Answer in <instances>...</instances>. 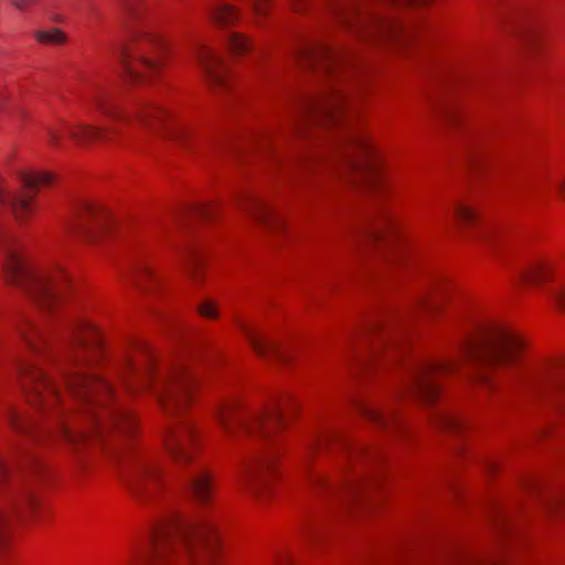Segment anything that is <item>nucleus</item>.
Returning a JSON list of instances; mask_svg holds the SVG:
<instances>
[{
	"instance_id": "nucleus-1",
	"label": "nucleus",
	"mask_w": 565,
	"mask_h": 565,
	"mask_svg": "<svg viewBox=\"0 0 565 565\" xmlns=\"http://www.w3.org/2000/svg\"><path fill=\"white\" fill-rule=\"evenodd\" d=\"M63 341L65 352L60 358L58 372L81 406V415L58 420L57 435L77 449L92 441L104 443L114 430L130 434L135 418L117 402L110 384L82 370L102 350L97 330L85 320H75L67 326Z\"/></svg>"
},
{
	"instance_id": "nucleus-2",
	"label": "nucleus",
	"mask_w": 565,
	"mask_h": 565,
	"mask_svg": "<svg viewBox=\"0 0 565 565\" xmlns=\"http://www.w3.org/2000/svg\"><path fill=\"white\" fill-rule=\"evenodd\" d=\"M455 356L416 361L407 366L408 380L404 392L433 403L439 394L438 380L451 374L460 361L477 369L493 367L514 372L523 362L524 340L500 324L475 326L465 330L455 342Z\"/></svg>"
},
{
	"instance_id": "nucleus-3",
	"label": "nucleus",
	"mask_w": 565,
	"mask_h": 565,
	"mask_svg": "<svg viewBox=\"0 0 565 565\" xmlns=\"http://www.w3.org/2000/svg\"><path fill=\"white\" fill-rule=\"evenodd\" d=\"M19 179L24 192L13 194L6 190L0 178V211L10 210L18 220H24L32 213V201L39 186L51 184L53 175L49 172H20ZM0 252V266L7 281L25 290L43 310L51 311L71 284L64 269L58 266L38 269L29 265L21 255L15 236L1 222Z\"/></svg>"
},
{
	"instance_id": "nucleus-4",
	"label": "nucleus",
	"mask_w": 565,
	"mask_h": 565,
	"mask_svg": "<svg viewBox=\"0 0 565 565\" xmlns=\"http://www.w3.org/2000/svg\"><path fill=\"white\" fill-rule=\"evenodd\" d=\"M289 402H275L268 407L249 409L244 407L236 398H228L218 403L213 416L230 441H239L243 438L259 440L266 449L257 452L246 466L241 483L242 487L255 498L262 499L269 491L270 477L276 471L279 451L277 431L285 425Z\"/></svg>"
},
{
	"instance_id": "nucleus-5",
	"label": "nucleus",
	"mask_w": 565,
	"mask_h": 565,
	"mask_svg": "<svg viewBox=\"0 0 565 565\" xmlns=\"http://www.w3.org/2000/svg\"><path fill=\"white\" fill-rule=\"evenodd\" d=\"M380 451L351 443L337 431L316 433L306 443L302 463L315 491L353 500L373 482L360 466L375 462Z\"/></svg>"
},
{
	"instance_id": "nucleus-6",
	"label": "nucleus",
	"mask_w": 565,
	"mask_h": 565,
	"mask_svg": "<svg viewBox=\"0 0 565 565\" xmlns=\"http://www.w3.org/2000/svg\"><path fill=\"white\" fill-rule=\"evenodd\" d=\"M220 536L215 520L206 514L195 521L170 515L156 523L148 537L136 544L127 565H186L215 557Z\"/></svg>"
},
{
	"instance_id": "nucleus-7",
	"label": "nucleus",
	"mask_w": 565,
	"mask_h": 565,
	"mask_svg": "<svg viewBox=\"0 0 565 565\" xmlns=\"http://www.w3.org/2000/svg\"><path fill=\"white\" fill-rule=\"evenodd\" d=\"M420 0H350L334 7L341 25L362 41L404 44L414 36L405 10Z\"/></svg>"
},
{
	"instance_id": "nucleus-8",
	"label": "nucleus",
	"mask_w": 565,
	"mask_h": 565,
	"mask_svg": "<svg viewBox=\"0 0 565 565\" xmlns=\"http://www.w3.org/2000/svg\"><path fill=\"white\" fill-rule=\"evenodd\" d=\"M120 376L129 392L151 391L167 415L183 412L194 383L192 373L183 363L157 370L153 354L146 344H139L137 353L126 358Z\"/></svg>"
},
{
	"instance_id": "nucleus-9",
	"label": "nucleus",
	"mask_w": 565,
	"mask_h": 565,
	"mask_svg": "<svg viewBox=\"0 0 565 565\" xmlns=\"http://www.w3.org/2000/svg\"><path fill=\"white\" fill-rule=\"evenodd\" d=\"M443 292L438 286L419 295L394 324L371 326L363 337V354L356 353L361 367H369L383 354L388 359L401 345L406 320L418 315H436L441 310Z\"/></svg>"
},
{
	"instance_id": "nucleus-10",
	"label": "nucleus",
	"mask_w": 565,
	"mask_h": 565,
	"mask_svg": "<svg viewBox=\"0 0 565 565\" xmlns=\"http://www.w3.org/2000/svg\"><path fill=\"white\" fill-rule=\"evenodd\" d=\"M164 448L178 467H189L184 483L195 499L206 504L212 497V479L204 466L195 463L199 429L191 419H181L163 434Z\"/></svg>"
},
{
	"instance_id": "nucleus-11",
	"label": "nucleus",
	"mask_w": 565,
	"mask_h": 565,
	"mask_svg": "<svg viewBox=\"0 0 565 565\" xmlns=\"http://www.w3.org/2000/svg\"><path fill=\"white\" fill-rule=\"evenodd\" d=\"M11 425L21 436L11 461L0 457V487L11 479H15L23 471L39 472L40 458L32 450L34 445L40 444V428L38 419L25 409H15L10 416ZM9 513L0 503V544L3 542L9 526Z\"/></svg>"
},
{
	"instance_id": "nucleus-12",
	"label": "nucleus",
	"mask_w": 565,
	"mask_h": 565,
	"mask_svg": "<svg viewBox=\"0 0 565 565\" xmlns=\"http://www.w3.org/2000/svg\"><path fill=\"white\" fill-rule=\"evenodd\" d=\"M166 52V41L158 32L146 24L136 25L119 53L126 81L145 83L151 75L159 74Z\"/></svg>"
},
{
	"instance_id": "nucleus-13",
	"label": "nucleus",
	"mask_w": 565,
	"mask_h": 565,
	"mask_svg": "<svg viewBox=\"0 0 565 565\" xmlns=\"http://www.w3.org/2000/svg\"><path fill=\"white\" fill-rule=\"evenodd\" d=\"M326 111L315 116L321 125L337 130L333 141V151L341 159L349 171H355L363 179H371V168L358 156L370 157L373 146L366 135L356 127L353 118L348 116L344 108H322Z\"/></svg>"
},
{
	"instance_id": "nucleus-14",
	"label": "nucleus",
	"mask_w": 565,
	"mask_h": 565,
	"mask_svg": "<svg viewBox=\"0 0 565 565\" xmlns=\"http://www.w3.org/2000/svg\"><path fill=\"white\" fill-rule=\"evenodd\" d=\"M125 463L122 478L131 495L141 504L159 500L164 490V478L156 455L116 448Z\"/></svg>"
},
{
	"instance_id": "nucleus-15",
	"label": "nucleus",
	"mask_w": 565,
	"mask_h": 565,
	"mask_svg": "<svg viewBox=\"0 0 565 565\" xmlns=\"http://www.w3.org/2000/svg\"><path fill=\"white\" fill-rule=\"evenodd\" d=\"M295 62L301 68L317 67L324 82L317 93L319 102H349L345 89L347 77L340 71V57L330 47L322 44H306L294 52Z\"/></svg>"
},
{
	"instance_id": "nucleus-16",
	"label": "nucleus",
	"mask_w": 565,
	"mask_h": 565,
	"mask_svg": "<svg viewBox=\"0 0 565 565\" xmlns=\"http://www.w3.org/2000/svg\"><path fill=\"white\" fill-rule=\"evenodd\" d=\"M17 373L28 404L33 409L49 411L61 402V394L55 382L34 362L19 358L15 361Z\"/></svg>"
},
{
	"instance_id": "nucleus-17",
	"label": "nucleus",
	"mask_w": 565,
	"mask_h": 565,
	"mask_svg": "<svg viewBox=\"0 0 565 565\" xmlns=\"http://www.w3.org/2000/svg\"><path fill=\"white\" fill-rule=\"evenodd\" d=\"M192 55L201 68L206 85L215 95L225 93L230 87V73L224 60L206 43H196Z\"/></svg>"
},
{
	"instance_id": "nucleus-18",
	"label": "nucleus",
	"mask_w": 565,
	"mask_h": 565,
	"mask_svg": "<svg viewBox=\"0 0 565 565\" xmlns=\"http://www.w3.org/2000/svg\"><path fill=\"white\" fill-rule=\"evenodd\" d=\"M518 279L522 284L542 286L547 281H556L557 285L548 290V295L555 301L559 310L565 311V280L557 278L552 263L539 260L522 268L518 273Z\"/></svg>"
},
{
	"instance_id": "nucleus-19",
	"label": "nucleus",
	"mask_w": 565,
	"mask_h": 565,
	"mask_svg": "<svg viewBox=\"0 0 565 565\" xmlns=\"http://www.w3.org/2000/svg\"><path fill=\"white\" fill-rule=\"evenodd\" d=\"M111 223V216L104 207L84 202L78 212L74 230L81 233L88 241H94Z\"/></svg>"
},
{
	"instance_id": "nucleus-20",
	"label": "nucleus",
	"mask_w": 565,
	"mask_h": 565,
	"mask_svg": "<svg viewBox=\"0 0 565 565\" xmlns=\"http://www.w3.org/2000/svg\"><path fill=\"white\" fill-rule=\"evenodd\" d=\"M235 323L248 340L253 351L259 358L265 360L273 358L281 362H286L288 360V354L276 342L262 335L242 320L237 319Z\"/></svg>"
},
{
	"instance_id": "nucleus-21",
	"label": "nucleus",
	"mask_w": 565,
	"mask_h": 565,
	"mask_svg": "<svg viewBox=\"0 0 565 565\" xmlns=\"http://www.w3.org/2000/svg\"><path fill=\"white\" fill-rule=\"evenodd\" d=\"M20 333L32 352L38 353L49 347V333L43 328L35 326L31 321L23 322L20 327Z\"/></svg>"
},
{
	"instance_id": "nucleus-22",
	"label": "nucleus",
	"mask_w": 565,
	"mask_h": 565,
	"mask_svg": "<svg viewBox=\"0 0 565 565\" xmlns=\"http://www.w3.org/2000/svg\"><path fill=\"white\" fill-rule=\"evenodd\" d=\"M359 411L374 425L387 428L397 425L394 412L388 406H375L366 403L359 404Z\"/></svg>"
},
{
	"instance_id": "nucleus-23",
	"label": "nucleus",
	"mask_w": 565,
	"mask_h": 565,
	"mask_svg": "<svg viewBox=\"0 0 565 565\" xmlns=\"http://www.w3.org/2000/svg\"><path fill=\"white\" fill-rule=\"evenodd\" d=\"M241 209L259 222L266 223L271 217L269 206L254 194H244L239 199Z\"/></svg>"
},
{
	"instance_id": "nucleus-24",
	"label": "nucleus",
	"mask_w": 565,
	"mask_h": 565,
	"mask_svg": "<svg viewBox=\"0 0 565 565\" xmlns=\"http://www.w3.org/2000/svg\"><path fill=\"white\" fill-rule=\"evenodd\" d=\"M209 15L216 24L230 26L238 19V11L232 4L216 2L210 7Z\"/></svg>"
},
{
	"instance_id": "nucleus-25",
	"label": "nucleus",
	"mask_w": 565,
	"mask_h": 565,
	"mask_svg": "<svg viewBox=\"0 0 565 565\" xmlns=\"http://www.w3.org/2000/svg\"><path fill=\"white\" fill-rule=\"evenodd\" d=\"M108 130L106 125L103 126H90V125H78L72 129L71 136L78 142H93L103 140Z\"/></svg>"
},
{
	"instance_id": "nucleus-26",
	"label": "nucleus",
	"mask_w": 565,
	"mask_h": 565,
	"mask_svg": "<svg viewBox=\"0 0 565 565\" xmlns=\"http://www.w3.org/2000/svg\"><path fill=\"white\" fill-rule=\"evenodd\" d=\"M149 125H151L153 129H162L164 134L171 139L180 140L185 138L186 135V131L183 127H181L179 124L170 121L164 117L162 113H159L153 119H151Z\"/></svg>"
},
{
	"instance_id": "nucleus-27",
	"label": "nucleus",
	"mask_w": 565,
	"mask_h": 565,
	"mask_svg": "<svg viewBox=\"0 0 565 565\" xmlns=\"http://www.w3.org/2000/svg\"><path fill=\"white\" fill-rule=\"evenodd\" d=\"M534 192L539 195L553 192L561 198H565V171L551 175L545 183L535 185Z\"/></svg>"
},
{
	"instance_id": "nucleus-28",
	"label": "nucleus",
	"mask_w": 565,
	"mask_h": 565,
	"mask_svg": "<svg viewBox=\"0 0 565 565\" xmlns=\"http://www.w3.org/2000/svg\"><path fill=\"white\" fill-rule=\"evenodd\" d=\"M395 231L393 221L387 216H381V220L373 223L364 233L363 236L370 241L384 239L388 232Z\"/></svg>"
},
{
	"instance_id": "nucleus-29",
	"label": "nucleus",
	"mask_w": 565,
	"mask_h": 565,
	"mask_svg": "<svg viewBox=\"0 0 565 565\" xmlns=\"http://www.w3.org/2000/svg\"><path fill=\"white\" fill-rule=\"evenodd\" d=\"M34 38L42 44L62 45L67 41V35L58 28L39 30L35 32Z\"/></svg>"
},
{
	"instance_id": "nucleus-30",
	"label": "nucleus",
	"mask_w": 565,
	"mask_h": 565,
	"mask_svg": "<svg viewBox=\"0 0 565 565\" xmlns=\"http://www.w3.org/2000/svg\"><path fill=\"white\" fill-rule=\"evenodd\" d=\"M134 282L142 288L143 281L146 280H154L156 276L150 266L146 263L139 264L132 271Z\"/></svg>"
},
{
	"instance_id": "nucleus-31",
	"label": "nucleus",
	"mask_w": 565,
	"mask_h": 565,
	"mask_svg": "<svg viewBox=\"0 0 565 565\" xmlns=\"http://www.w3.org/2000/svg\"><path fill=\"white\" fill-rule=\"evenodd\" d=\"M454 215L458 222L466 225L472 224L477 220L476 212L470 206L463 204H457L454 207Z\"/></svg>"
},
{
	"instance_id": "nucleus-32",
	"label": "nucleus",
	"mask_w": 565,
	"mask_h": 565,
	"mask_svg": "<svg viewBox=\"0 0 565 565\" xmlns=\"http://www.w3.org/2000/svg\"><path fill=\"white\" fill-rule=\"evenodd\" d=\"M228 46L234 54L241 55L249 50V42L244 35L233 33L230 35Z\"/></svg>"
},
{
	"instance_id": "nucleus-33",
	"label": "nucleus",
	"mask_w": 565,
	"mask_h": 565,
	"mask_svg": "<svg viewBox=\"0 0 565 565\" xmlns=\"http://www.w3.org/2000/svg\"><path fill=\"white\" fill-rule=\"evenodd\" d=\"M436 422L440 427L451 430L458 429L463 425L461 418L444 412L437 415Z\"/></svg>"
},
{
	"instance_id": "nucleus-34",
	"label": "nucleus",
	"mask_w": 565,
	"mask_h": 565,
	"mask_svg": "<svg viewBox=\"0 0 565 565\" xmlns=\"http://www.w3.org/2000/svg\"><path fill=\"white\" fill-rule=\"evenodd\" d=\"M185 267L193 280L199 279V271L201 267V259L196 253L189 250L185 259Z\"/></svg>"
},
{
	"instance_id": "nucleus-35",
	"label": "nucleus",
	"mask_w": 565,
	"mask_h": 565,
	"mask_svg": "<svg viewBox=\"0 0 565 565\" xmlns=\"http://www.w3.org/2000/svg\"><path fill=\"white\" fill-rule=\"evenodd\" d=\"M273 565H297L289 550L279 548L273 555Z\"/></svg>"
},
{
	"instance_id": "nucleus-36",
	"label": "nucleus",
	"mask_w": 565,
	"mask_h": 565,
	"mask_svg": "<svg viewBox=\"0 0 565 565\" xmlns=\"http://www.w3.org/2000/svg\"><path fill=\"white\" fill-rule=\"evenodd\" d=\"M198 311L205 318L214 319L217 317V305L213 300H204L198 306Z\"/></svg>"
},
{
	"instance_id": "nucleus-37",
	"label": "nucleus",
	"mask_w": 565,
	"mask_h": 565,
	"mask_svg": "<svg viewBox=\"0 0 565 565\" xmlns=\"http://www.w3.org/2000/svg\"><path fill=\"white\" fill-rule=\"evenodd\" d=\"M457 81V75L451 72H446L444 74L437 75L435 82L438 86L444 89H450L455 82Z\"/></svg>"
},
{
	"instance_id": "nucleus-38",
	"label": "nucleus",
	"mask_w": 565,
	"mask_h": 565,
	"mask_svg": "<svg viewBox=\"0 0 565 565\" xmlns=\"http://www.w3.org/2000/svg\"><path fill=\"white\" fill-rule=\"evenodd\" d=\"M34 503L35 501L33 495L29 491H25L20 495L19 499H14V503L12 504L14 505V509L19 511L22 505L31 509L33 508Z\"/></svg>"
},
{
	"instance_id": "nucleus-39",
	"label": "nucleus",
	"mask_w": 565,
	"mask_h": 565,
	"mask_svg": "<svg viewBox=\"0 0 565 565\" xmlns=\"http://www.w3.org/2000/svg\"><path fill=\"white\" fill-rule=\"evenodd\" d=\"M268 1L269 0H252V7L257 19L266 14Z\"/></svg>"
},
{
	"instance_id": "nucleus-40",
	"label": "nucleus",
	"mask_w": 565,
	"mask_h": 565,
	"mask_svg": "<svg viewBox=\"0 0 565 565\" xmlns=\"http://www.w3.org/2000/svg\"><path fill=\"white\" fill-rule=\"evenodd\" d=\"M475 380L484 386L491 387L493 385V380L490 374L481 370L475 373Z\"/></svg>"
},
{
	"instance_id": "nucleus-41",
	"label": "nucleus",
	"mask_w": 565,
	"mask_h": 565,
	"mask_svg": "<svg viewBox=\"0 0 565 565\" xmlns=\"http://www.w3.org/2000/svg\"><path fill=\"white\" fill-rule=\"evenodd\" d=\"M189 213L194 216L209 217L212 213V210L210 206L199 205V206L192 207L189 211Z\"/></svg>"
},
{
	"instance_id": "nucleus-42",
	"label": "nucleus",
	"mask_w": 565,
	"mask_h": 565,
	"mask_svg": "<svg viewBox=\"0 0 565 565\" xmlns=\"http://www.w3.org/2000/svg\"><path fill=\"white\" fill-rule=\"evenodd\" d=\"M470 154L473 159L479 160L483 156V146L480 143L472 145Z\"/></svg>"
},
{
	"instance_id": "nucleus-43",
	"label": "nucleus",
	"mask_w": 565,
	"mask_h": 565,
	"mask_svg": "<svg viewBox=\"0 0 565 565\" xmlns=\"http://www.w3.org/2000/svg\"><path fill=\"white\" fill-rule=\"evenodd\" d=\"M443 120H445L447 124L449 125H456L458 121H460V117L458 114L454 113V111H447L445 115H444V118Z\"/></svg>"
},
{
	"instance_id": "nucleus-44",
	"label": "nucleus",
	"mask_w": 565,
	"mask_h": 565,
	"mask_svg": "<svg viewBox=\"0 0 565 565\" xmlns=\"http://www.w3.org/2000/svg\"><path fill=\"white\" fill-rule=\"evenodd\" d=\"M34 2H35V0H13V4L20 10L26 9L29 6H31Z\"/></svg>"
},
{
	"instance_id": "nucleus-45",
	"label": "nucleus",
	"mask_w": 565,
	"mask_h": 565,
	"mask_svg": "<svg viewBox=\"0 0 565 565\" xmlns=\"http://www.w3.org/2000/svg\"><path fill=\"white\" fill-rule=\"evenodd\" d=\"M497 467V463L494 461H488L487 462V469L494 470Z\"/></svg>"
},
{
	"instance_id": "nucleus-46",
	"label": "nucleus",
	"mask_w": 565,
	"mask_h": 565,
	"mask_svg": "<svg viewBox=\"0 0 565 565\" xmlns=\"http://www.w3.org/2000/svg\"><path fill=\"white\" fill-rule=\"evenodd\" d=\"M315 535H316V533H315V531H313L312 529H308V530H307L306 536H307L308 539H311V537H313Z\"/></svg>"
},
{
	"instance_id": "nucleus-47",
	"label": "nucleus",
	"mask_w": 565,
	"mask_h": 565,
	"mask_svg": "<svg viewBox=\"0 0 565 565\" xmlns=\"http://www.w3.org/2000/svg\"><path fill=\"white\" fill-rule=\"evenodd\" d=\"M523 41H524L526 44H531V42H532V38H531V35L524 34V35H523Z\"/></svg>"
},
{
	"instance_id": "nucleus-48",
	"label": "nucleus",
	"mask_w": 565,
	"mask_h": 565,
	"mask_svg": "<svg viewBox=\"0 0 565 565\" xmlns=\"http://www.w3.org/2000/svg\"><path fill=\"white\" fill-rule=\"evenodd\" d=\"M51 143L52 145H57V136H55V135L51 136Z\"/></svg>"
},
{
	"instance_id": "nucleus-49",
	"label": "nucleus",
	"mask_w": 565,
	"mask_h": 565,
	"mask_svg": "<svg viewBox=\"0 0 565 565\" xmlns=\"http://www.w3.org/2000/svg\"><path fill=\"white\" fill-rule=\"evenodd\" d=\"M483 235H484V237H486L487 239H491V238H490V234H489V233H484Z\"/></svg>"
},
{
	"instance_id": "nucleus-50",
	"label": "nucleus",
	"mask_w": 565,
	"mask_h": 565,
	"mask_svg": "<svg viewBox=\"0 0 565 565\" xmlns=\"http://www.w3.org/2000/svg\"><path fill=\"white\" fill-rule=\"evenodd\" d=\"M108 116L111 117V118H117V115H115V114H110Z\"/></svg>"
}]
</instances>
